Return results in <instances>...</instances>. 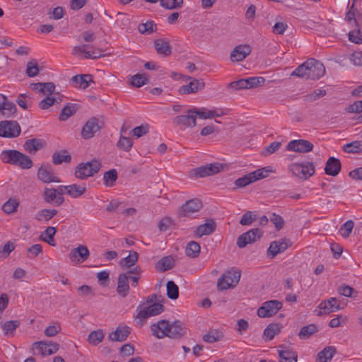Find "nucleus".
<instances>
[{"instance_id":"nucleus-7","label":"nucleus","mask_w":362,"mask_h":362,"mask_svg":"<svg viewBox=\"0 0 362 362\" xmlns=\"http://www.w3.org/2000/svg\"><path fill=\"white\" fill-rule=\"evenodd\" d=\"M21 132V128L15 120H4L0 122V136L5 138H16Z\"/></svg>"},{"instance_id":"nucleus-54","label":"nucleus","mask_w":362,"mask_h":362,"mask_svg":"<svg viewBox=\"0 0 362 362\" xmlns=\"http://www.w3.org/2000/svg\"><path fill=\"white\" fill-rule=\"evenodd\" d=\"M160 6L165 8L173 10L182 7L183 0H160Z\"/></svg>"},{"instance_id":"nucleus-41","label":"nucleus","mask_w":362,"mask_h":362,"mask_svg":"<svg viewBox=\"0 0 362 362\" xmlns=\"http://www.w3.org/2000/svg\"><path fill=\"white\" fill-rule=\"evenodd\" d=\"M57 214L56 209H42L37 211L35 219L38 221H48Z\"/></svg>"},{"instance_id":"nucleus-59","label":"nucleus","mask_w":362,"mask_h":362,"mask_svg":"<svg viewBox=\"0 0 362 362\" xmlns=\"http://www.w3.org/2000/svg\"><path fill=\"white\" fill-rule=\"evenodd\" d=\"M132 141L129 138L124 135H120L117 146L119 149L128 152L132 148Z\"/></svg>"},{"instance_id":"nucleus-37","label":"nucleus","mask_w":362,"mask_h":362,"mask_svg":"<svg viewBox=\"0 0 362 362\" xmlns=\"http://www.w3.org/2000/svg\"><path fill=\"white\" fill-rule=\"evenodd\" d=\"M18 155H16V160L14 165L18 166L22 169H30L33 166L32 160L26 155L17 151Z\"/></svg>"},{"instance_id":"nucleus-35","label":"nucleus","mask_w":362,"mask_h":362,"mask_svg":"<svg viewBox=\"0 0 362 362\" xmlns=\"http://www.w3.org/2000/svg\"><path fill=\"white\" fill-rule=\"evenodd\" d=\"M281 332V326L279 324H269L264 330L263 338L265 341H270L274 339L275 335Z\"/></svg>"},{"instance_id":"nucleus-25","label":"nucleus","mask_w":362,"mask_h":362,"mask_svg":"<svg viewBox=\"0 0 362 362\" xmlns=\"http://www.w3.org/2000/svg\"><path fill=\"white\" fill-rule=\"evenodd\" d=\"M71 82L75 88L81 89H86L90 83H94L91 74L76 75L71 78Z\"/></svg>"},{"instance_id":"nucleus-55","label":"nucleus","mask_w":362,"mask_h":362,"mask_svg":"<svg viewBox=\"0 0 362 362\" xmlns=\"http://www.w3.org/2000/svg\"><path fill=\"white\" fill-rule=\"evenodd\" d=\"M247 89L257 88L261 86L265 82V78L262 76L249 77L245 78Z\"/></svg>"},{"instance_id":"nucleus-22","label":"nucleus","mask_w":362,"mask_h":362,"mask_svg":"<svg viewBox=\"0 0 362 362\" xmlns=\"http://www.w3.org/2000/svg\"><path fill=\"white\" fill-rule=\"evenodd\" d=\"M202 208V202L198 199H193L187 201L180 210V215L181 216H187L189 214L198 211Z\"/></svg>"},{"instance_id":"nucleus-13","label":"nucleus","mask_w":362,"mask_h":362,"mask_svg":"<svg viewBox=\"0 0 362 362\" xmlns=\"http://www.w3.org/2000/svg\"><path fill=\"white\" fill-rule=\"evenodd\" d=\"M197 115L195 109L192 108L187 111L185 115H179L173 119V123L185 127H194L196 126Z\"/></svg>"},{"instance_id":"nucleus-38","label":"nucleus","mask_w":362,"mask_h":362,"mask_svg":"<svg viewBox=\"0 0 362 362\" xmlns=\"http://www.w3.org/2000/svg\"><path fill=\"white\" fill-rule=\"evenodd\" d=\"M42 147V142L37 139H28L23 144V148L30 153H35Z\"/></svg>"},{"instance_id":"nucleus-8","label":"nucleus","mask_w":362,"mask_h":362,"mask_svg":"<svg viewBox=\"0 0 362 362\" xmlns=\"http://www.w3.org/2000/svg\"><path fill=\"white\" fill-rule=\"evenodd\" d=\"M282 308V303L277 300H272L264 302L257 310V315L259 317H269L275 314Z\"/></svg>"},{"instance_id":"nucleus-3","label":"nucleus","mask_w":362,"mask_h":362,"mask_svg":"<svg viewBox=\"0 0 362 362\" xmlns=\"http://www.w3.org/2000/svg\"><path fill=\"white\" fill-rule=\"evenodd\" d=\"M288 170L293 175L303 180L308 179L315 172L314 163L308 161L292 163L288 166Z\"/></svg>"},{"instance_id":"nucleus-31","label":"nucleus","mask_w":362,"mask_h":362,"mask_svg":"<svg viewBox=\"0 0 362 362\" xmlns=\"http://www.w3.org/2000/svg\"><path fill=\"white\" fill-rule=\"evenodd\" d=\"M130 334V328L127 326L117 327V329L111 332L108 339L112 341H123L127 339Z\"/></svg>"},{"instance_id":"nucleus-63","label":"nucleus","mask_w":362,"mask_h":362,"mask_svg":"<svg viewBox=\"0 0 362 362\" xmlns=\"http://www.w3.org/2000/svg\"><path fill=\"white\" fill-rule=\"evenodd\" d=\"M354 226V223L352 220L347 221L341 226V228L339 229L340 234L344 238L349 237V235L353 230Z\"/></svg>"},{"instance_id":"nucleus-51","label":"nucleus","mask_w":362,"mask_h":362,"mask_svg":"<svg viewBox=\"0 0 362 362\" xmlns=\"http://www.w3.org/2000/svg\"><path fill=\"white\" fill-rule=\"evenodd\" d=\"M20 325V322L18 320H9L6 322L2 325V329L4 330L5 335H13V333L17 327Z\"/></svg>"},{"instance_id":"nucleus-44","label":"nucleus","mask_w":362,"mask_h":362,"mask_svg":"<svg viewBox=\"0 0 362 362\" xmlns=\"http://www.w3.org/2000/svg\"><path fill=\"white\" fill-rule=\"evenodd\" d=\"M71 160V157L66 150L55 152L52 156V162L55 165H59L63 162L70 163Z\"/></svg>"},{"instance_id":"nucleus-16","label":"nucleus","mask_w":362,"mask_h":362,"mask_svg":"<svg viewBox=\"0 0 362 362\" xmlns=\"http://www.w3.org/2000/svg\"><path fill=\"white\" fill-rule=\"evenodd\" d=\"M89 255L88 247L86 245H80L71 250L69 257L71 262L81 263L86 260Z\"/></svg>"},{"instance_id":"nucleus-58","label":"nucleus","mask_w":362,"mask_h":362,"mask_svg":"<svg viewBox=\"0 0 362 362\" xmlns=\"http://www.w3.org/2000/svg\"><path fill=\"white\" fill-rule=\"evenodd\" d=\"M19 205V202L16 199H9L7 202H6L2 206V210L8 214H12L16 211L17 208Z\"/></svg>"},{"instance_id":"nucleus-40","label":"nucleus","mask_w":362,"mask_h":362,"mask_svg":"<svg viewBox=\"0 0 362 362\" xmlns=\"http://www.w3.org/2000/svg\"><path fill=\"white\" fill-rule=\"evenodd\" d=\"M186 255L190 258H196L200 254V245L195 241H190L185 248Z\"/></svg>"},{"instance_id":"nucleus-61","label":"nucleus","mask_w":362,"mask_h":362,"mask_svg":"<svg viewBox=\"0 0 362 362\" xmlns=\"http://www.w3.org/2000/svg\"><path fill=\"white\" fill-rule=\"evenodd\" d=\"M149 131V125L147 123H143L140 126L134 128L131 133L136 138H140L146 135Z\"/></svg>"},{"instance_id":"nucleus-24","label":"nucleus","mask_w":362,"mask_h":362,"mask_svg":"<svg viewBox=\"0 0 362 362\" xmlns=\"http://www.w3.org/2000/svg\"><path fill=\"white\" fill-rule=\"evenodd\" d=\"M152 334L158 339L166 337L168 330V320H162L151 325Z\"/></svg>"},{"instance_id":"nucleus-11","label":"nucleus","mask_w":362,"mask_h":362,"mask_svg":"<svg viewBox=\"0 0 362 362\" xmlns=\"http://www.w3.org/2000/svg\"><path fill=\"white\" fill-rule=\"evenodd\" d=\"M187 333V328L184 323L180 320H175L173 322L168 321V330L166 337L173 339H180Z\"/></svg>"},{"instance_id":"nucleus-30","label":"nucleus","mask_w":362,"mask_h":362,"mask_svg":"<svg viewBox=\"0 0 362 362\" xmlns=\"http://www.w3.org/2000/svg\"><path fill=\"white\" fill-rule=\"evenodd\" d=\"M216 229V223L212 220H208L204 224L199 225L194 230V235L201 238L203 235H208L214 233Z\"/></svg>"},{"instance_id":"nucleus-6","label":"nucleus","mask_w":362,"mask_h":362,"mask_svg":"<svg viewBox=\"0 0 362 362\" xmlns=\"http://www.w3.org/2000/svg\"><path fill=\"white\" fill-rule=\"evenodd\" d=\"M241 273L238 271H228L218 279L217 287L219 291L234 288L240 279Z\"/></svg>"},{"instance_id":"nucleus-32","label":"nucleus","mask_w":362,"mask_h":362,"mask_svg":"<svg viewBox=\"0 0 362 362\" xmlns=\"http://www.w3.org/2000/svg\"><path fill=\"white\" fill-rule=\"evenodd\" d=\"M44 199L47 203L55 202L57 206L62 205L64 198L62 196H57L54 188H45L44 191Z\"/></svg>"},{"instance_id":"nucleus-17","label":"nucleus","mask_w":362,"mask_h":362,"mask_svg":"<svg viewBox=\"0 0 362 362\" xmlns=\"http://www.w3.org/2000/svg\"><path fill=\"white\" fill-rule=\"evenodd\" d=\"M205 87V83L202 79H192L188 84L182 86L178 89L180 95L195 93L199 90H203Z\"/></svg>"},{"instance_id":"nucleus-34","label":"nucleus","mask_w":362,"mask_h":362,"mask_svg":"<svg viewBox=\"0 0 362 362\" xmlns=\"http://www.w3.org/2000/svg\"><path fill=\"white\" fill-rule=\"evenodd\" d=\"M174 263L175 260L171 255L165 256L157 262L156 269L163 272L173 269Z\"/></svg>"},{"instance_id":"nucleus-33","label":"nucleus","mask_w":362,"mask_h":362,"mask_svg":"<svg viewBox=\"0 0 362 362\" xmlns=\"http://www.w3.org/2000/svg\"><path fill=\"white\" fill-rule=\"evenodd\" d=\"M336 353V347L332 346H326L317 354L316 360L317 362L330 361Z\"/></svg>"},{"instance_id":"nucleus-26","label":"nucleus","mask_w":362,"mask_h":362,"mask_svg":"<svg viewBox=\"0 0 362 362\" xmlns=\"http://www.w3.org/2000/svg\"><path fill=\"white\" fill-rule=\"evenodd\" d=\"M43 356L51 355L56 353L59 349V345L57 343L52 341H38L34 344Z\"/></svg>"},{"instance_id":"nucleus-42","label":"nucleus","mask_w":362,"mask_h":362,"mask_svg":"<svg viewBox=\"0 0 362 362\" xmlns=\"http://www.w3.org/2000/svg\"><path fill=\"white\" fill-rule=\"evenodd\" d=\"M317 331V327L315 324H310L303 327L298 333V336L301 339H307Z\"/></svg>"},{"instance_id":"nucleus-9","label":"nucleus","mask_w":362,"mask_h":362,"mask_svg":"<svg viewBox=\"0 0 362 362\" xmlns=\"http://www.w3.org/2000/svg\"><path fill=\"white\" fill-rule=\"evenodd\" d=\"M164 310L162 304L156 303L150 305L148 307L141 308L139 306L137 309V315L136 318H139L141 325H143L142 320L146 319L151 316L157 315L161 313Z\"/></svg>"},{"instance_id":"nucleus-20","label":"nucleus","mask_w":362,"mask_h":362,"mask_svg":"<svg viewBox=\"0 0 362 362\" xmlns=\"http://www.w3.org/2000/svg\"><path fill=\"white\" fill-rule=\"evenodd\" d=\"M129 272H125L118 276L116 291L117 294L122 298L127 296L129 292Z\"/></svg>"},{"instance_id":"nucleus-50","label":"nucleus","mask_w":362,"mask_h":362,"mask_svg":"<svg viewBox=\"0 0 362 362\" xmlns=\"http://www.w3.org/2000/svg\"><path fill=\"white\" fill-rule=\"evenodd\" d=\"M76 112V105L75 104H68L64 107L62 109L59 119L61 121H65L71 115H73Z\"/></svg>"},{"instance_id":"nucleus-62","label":"nucleus","mask_w":362,"mask_h":362,"mask_svg":"<svg viewBox=\"0 0 362 362\" xmlns=\"http://www.w3.org/2000/svg\"><path fill=\"white\" fill-rule=\"evenodd\" d=\"M156 24L153 21H147L146 23H140L138 25V30L140 33L150 34L155 30Z\"/></svg>"},{"instance_id":"nucleus-56","label":"nucleus","mask_w":362,"mask_h":362,"mask_svg":"<svg viewBox=\"0 0 362 362\" xmlns=\"http://www.w3.org/2000/svg\"><path fill=\"white\" fill-rule=\"evenodd\" d=\"M195 113L197 117H199L201 119H211L214 117H220L221 114H217L214 110H209L206 109H198L194 107Z\"/></svg>"},{"instance_id":"nucleus-45","label":"nucleus","mask_w":362,"mask_h":362,"mask_svg":"<svg viewBox=\"0 0 362 362\" xmlns=\"http://www.w3.org/2000/svg\"><path fill=\"white\" fill-rule=\"evenodd\" d=\"M117 178V172L115 169H111L105 172L103 175L105 186L108 187L114 186Z\"/></svg>"},{"instance_id":"nucleus-19","label":"nucleus","mask_w":362,"mask_h":362,"mask_svg":"<svg viewBox=\"0 0 362 362\" xmlns=\"http://www.w3.org/2000/svg\"><path fill=\"white\" fill-rule=\"evenodd\" d=\"M320 312L318 315H327L341 309L340 305L335 298H331L323 300L319 305Z\"/></svg>"},{"instance_id":"nucleus-46","label":"nucleus","mask_w":362,"mask_h":362,"mask_svg":"<svg viewBox=\"0 0 362 362\" xmlns=\"http://www.w3.org/2000/svg\"><path fill=\"white\" fill-rule=\"evenodd\" d=\"M139 258V255L136 252L132 251L129 253V255L122 259L120 260V265L122 267L130 268L132 266L134 265L137 262Z\"/></svg>"},{"instance_id":"nucleus-2","label":"nucleus","mask_w":362,"mask_h":362,"mask_svg":"<svg viewBox=\"0 0 362 362\" xmlns=\"http://www.w3.org/2000/svg\"><path fill=\"white\" fill-rule=\"evenodd\" d=\"M101 166V163L97 159H93L87 163H81L76 167L75 175L81 180L86 179L96 174Z\"/></svg>"},{"instance_id":"nucleus-12","label":"nucleus","mask_w":362,"mask_h":362,"mask_svg":"<svg viewBox=\"0 0 362 362\" xmlns=\"http://www.w3.org/2000/svg\"><path fill=\"white\" fill-rule=\"evenodd\" d=\"M103 52L102 49L98 48H95L88 45H83L81 46H75L73 49V54H84V58L86 59H95L103 57L101 54Z\"/></svg>"},{"instance_id":"nucleus-39","label":"nucleus","mask_w":362,"mask_h":362,"mask_svg":"<svg viewBox=\"0 0 362 362\" xmlns=\"http://www.w3.org/2000/svg\"><path fill=\"white\" fill-rule=\"evenodd\" d=\"M17 150H4L1 153L0 158L4 163L13 165L16 163Z\"/></svg>"},{"instance_id":"nucleus-57","label":"nucleus","mask_w":362,"mask_h":362,"mask_svg":"<svg viewBox=\"0 0 362 362\" xmlns=\"http://www.w3.org/2000/svg\"><path fill=\"white\" fill-rule=\"evenodd\" d=\"M56 232H57V230L54 227H52V226L47 227L46 228V230H45V235H46V237H45V238L42 237V240L47 243L49 245H50L52 246H55L56 243H55L54 236Z\"/></svg>"},{"instance_id":"nucleus-49","label":"nucleus","mask_w":362,"mask_h":362,"mask_svg":"<svg viewBox=\"0 0 362 362\" xmlns=\"http://www.w3.org/2000/svg\"><path fill=\"white\" fill-rule=\"evenodd\" d=\"M343 150L349 153L362 152V141H354L344 146Z\"/></svg>"},{"instance_id":"nucleus-4","label":"nucleus","mask_w":362,"mask_h":362,"mask_svg":"<svg viewBox=\"0 0 362 362\" xmlns=\"http://www.w3.org/2000/svg\"><path fill=\"white\" fill-rule=\"evenodd\" d=\"M269 172H270V170H266L265 168L256 170L241 177L238 178L235 180L234 184L237 188L245 187L257 180L267 177L268 176Z\"/></svg>"},{"instance_id":"nucleus-23","label":"nucleus","mask_w":362,"mask_h":362,"mask_svg":"<svg viewBox=\"0 0 362 362\" xmlns=\"http://www.w3.org/2000/svg\"><path fill=\"white\" fill-rule=\"evenodd\" d=\"M16 105L7 100L6 97L0 94V113L2 116L10 117L16 112Z\"/></svg>"},{"instance_id":"nucleus-14","label":"nucleus","mask_w":362,"mask_h":362,"mask_svg":"<svg viewBox=\"0 0 362 362\" xmlns=\"http://www.w3.org/2000/svg\"><path fill=\"white\" fill-rule=\"evenodd\" d=\"M98 119L92 117L88 119L81 130V136L84 139H89L94 136L95 134L100 129Z\"/></svg>"},{"instance_id":"nucleus-5","label":"nucleus","mask_w":362,"mask_h":362,"mask_svg":"<svg viewBox=\"0 0 362 362\" xmlns=\"http://www.w3.org/2000/svg\"><path fill=\"white\" fill-rule=\"evenodd\" d=\"M222 168L223 165L218 163L207 164L191 170L189 177L194 179L211 176L219 173Z\"/></svg>"},{"instance_id":"nucleus-52","label":"nucleus","mask_w":362,"mask_h":362,"mask_svg":"<svg viewBox=\"0 0 362 362\" xmlns=\"http://www.w3.org/2000/svg\"><path fill=\"white\" fill-rule=\"evenodd\" d=\"M167 296L172 300H175L179 296V288L173 281H168L166 284Z\"/></svg>"},{"instance_id":"nucleus-47","label":"nucleus","mask_w":362,"mask_h":362,"mask_svg":"<svg viewBox=\"0 0 362 362\" xmlns=\"http://www.w3.org/2000/svg\"><path fill=\"white\" fill-rule=\"evenodd\" d=\"M105 334L100 329L92 331L88 337V341L90 344L96 346L103 340Z\"/></svg>"},{"instance_id":"nucleus-53","label":"nucleus","mask_w":362,"mask_h":362,"mask_svg":"<svg viewBox=\"0 0 362 362\" xmlns=\"http://www.w3.org/2000/svg\"><path fill=\"white\" fill-rule=\"evenodd\" d=\"M325 90L316 89L314 90L313 92L304 95L303 100L308 103L313 102L325 96Z\"/></svg>"},{"instance_id":"nucleus-15","label":"nucleus","mask_w":362,"mask_h":362,"mask_svg":"<svg viewBox=\"0 0 362 362\" xmlns=\"http://www.w3.org/2000/svg\"><path fill=\"white\" fill-rule=\"evenodd\" d=\"M287 149L295 152L308 153L313 149V144L305 139H296L288 142Z\"/></svg>"},{"instance_id":"nucleus-21","label":"nucleus","mask_w":362,"mask_h":362,"mask_svg":"<svg viewBox=\"0 0 362 362\" xmlns=\"http://www.w3.org/2000/svg\"><path fill=\"white\" fill-rule=\"evenodd\" d=\"M38 179L45 183L59 182V179L55 176L50 166H41L37 171Z\"/></svg>"},{"instance_id":"nucleus-29","label":"nucleus","mask_w":362,"mask_h":362,"mask_svg":"<svg viewBox=\"0 0 362 362\" xmlns=\"http://www.w3.org/2000/svg\"><path fill=\"white\" fill-rule=\"evenodd\" d=\"M154 47L158 54L168 57L172 52V47L169 41L164 38L156 39L154 41Z\"/></svg>"},{"instance_id":"nucleus-43","label":"nucleus","mask_w":362,"mask_h":362,"mask_svg":"<svg viewBox=\"0 0 362 362\" xmlns=\"http://www.w3.org/2000/svg\"><path fill=\"white\" fill-rule=\"evenodd\" d=\"M128 82L133 87L140 88L148 83V78L145 74H136L132 76Z\"/></svg>"},{"instance_id":"nucleus-27","label":"nucleus","mask_w":362,"mask_h":362,"mask_svg":"<svg viewBox=\"0 0 362 362\" xmlns=\"http://www.w3.org/2000/svg\"><path fill=\"white\" fill-rule=\"evenodd\" d=\"M279 362H297L298 354L292 349L284 345L279 346Z\"/></svg>"},{"instance_id":"nucleus-28","label":"nucleus","mask_w":362,"mask_h":362,"mask_svg":"<svg viewBox=\"0 0 362 362\" xmlns=\"http://www.w3.org/2000/svg\"><path fill=\"white\" fill-rule=\"evenodd\" d=\"M341 168L340 160L337 158L330 157L326 163L325 172L328 175L336 176L339 173Z\"/></svg>"},{"instance_id":"nucleus-60","label":"nucleus","mask_w":362,"mask_h":362,"mask_svg":"<svg viewBox=\"0 0 362 362\" xmlns=\"http://www.w3.org/2000/svg\"><path fill=\"white\" fill-rule=\"evenodd\" d=\"M339 293L345 296L350 298H356L358 296V292L354 290L352 287L349 286H341L338 288Z\"/></svg>"},{"instance_id":"nucleus-10","label":"nucleus","mask_w":362,"mask_h":362,"mask_svg":"<svg viewBox=\"0 0 362 362\" xmlns=\"http://www.w3.org/2000/svg\"><path fill=\"white\" fill-rule=\"evenodd\" d=\"M262 235V231L259 228H252L240 235L237 240V245L240 248H244L247 244L255 242Z\"/></svg>"},{"instance_id":"nucleus-48","label":"nucleus","mask_w":362,"mask_h":362,"mask_svg":"<svg viewBox=\"0 0 362 362\" xmlns=\"http://www.w3.org/2000/svg\"><path fill=\"white\" fill-rule=\"evenodd\" d=\"M127 272L129 273V281H131L132 286L133 287H136L142 273L141 269L139 266H136L132 269L127 270Z\"/></svg>"},{"instance_id":"nucleus-64","label":"nucleus","mask_w":362,"mask_h":362,"mask_svg":"<svg viewBox=\"0 0 362 362\" xmlns=\"http://www.w3.org/2000/svg\"><path fill=\"white\" fill-rule=\"evenodd\" d=\"M348 112L350 113H361V115L358 117V119L362 120V100L356 101L353 104L350 105L347 109Z\"/></svg>"},{"instance_id":"nucleus-1","label":"nucleus","mask_w":362,"mask_h":362,"mask_svg":"<svg viewBox=\"0 0 362 362\" xmlns=\"http://www.w3.org/2000/svg\"><path fill=\"white\" fill-rule=\"evenodd\" d=\"M325 74V68L323 64L318 60L310 58L298 66L291 73V76L316 80L323 76Z\"/></svg>"},{"instance_id":"nucleus-18","label":"nucleus","mask_w":362,"mask_h":362,"mask_svg":"<svg viewBox=\"0 0 362 362\" xmlns=\"http://www.w3.org/2000/svg\"><path fill=\"white\" fill-rule=\"evenodd\" d=\"M251 47L248 45L236 46L230 52V58L232 62H238L244 60L250 53Z\"/></svg>"},{"instance_id":"nucleus-36","label":"nucleus","mask_w":362,"mask_h":362,"mask_svg":"<svg viewBox=\"0 0 362 362\" xmlns=\"http://www.w3.org/2000/svg\"><path fill=\"white\" fill-rule=\"evenodd\" d=\"M86 191L85 185H66V194L72 198H78L83 195Z\"/></svg>"}]
</instances>
